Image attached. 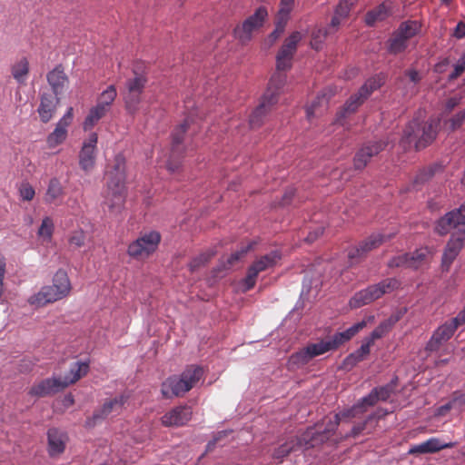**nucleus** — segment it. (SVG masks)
<instances>
[{
	"instance_id": "nucleus-1",
	"label": "nucleus",
	"mask_w": 465,
	"mask_h": 465,
	"mask_svg": "<svg viewBox=\"0 0 465 465\" xmlns=\"http://www.w3.org/2000/svg\"><path fill=\"white\" fill-rule=\"evenodd\" d=\"M436 232L440 235L451 232L442 255V266L447 270L463 247L465 241V205L447 213L438 220Z\"/></svg>"
},
{
	"instance_id": "nucleus-2",
	"label": "nucleus",
	"mask_w": 465,
	"mask_h": 465,
	"mask_svg": "<svg viewBox=\"0 0 465 465\" xmlns=\"http://www.w3.org/2000/svg\"><path fill=\"white\" fill-rule=\"evenodd\" d=\"M373 320L370 316L368 320H362L348 328L347 330L337 332L327 340H321L316 343H310L303 349L291 356V361L297 365H305L313 358L322 355L330 351L338 349L341 345L350 341L360 331L367 326V322Z\"/></svg>"
},
{
	"instance_id": "nucleus-3",
	"label": "nucleus",
	"mask_w": 465,
	"mask_h": 465,
	"mask_svg": "<svg viewBox=\"0 0 465 465\" xmlns=\"http://www.w3.org/2000/svg\"><path fill=\"white\" fill-rule=\"evenodd\" d=\"M115 164L114 167V174L109 173V181L107 182V189L103 202L104 212L110 214H118L121 213L125 203V162L121 155L115 157Z\"/></svg>"
},
{
	"instance_id": "nucleus-4",
	"label": "nucleus",
	"mask_w": 465,
	"mask_h": 465,
	"mask_svg": "<svg viewBox=\"0 0 465 465\" xmlns=\"http://www.w3.org/2000/svg\"><path fill=\"white\" fill-rule=\"evenodd\" d=\"M203 368L195 365L188 366L181 375L167 378L161 386L163 398L182 397L192 390L203 378Z\"/></svg>"
},
{
	"instance_id": "nucleus-5",
	"label": "nucleus",
	"mask_w": 465,
	"mask_h": 465,
	"mask_svg": "<svg viewBox=\"0 0 465 465\" xmlns=\"http://www.w3.org/2000/svg\"><path fill=\"white\" fill-rule=\"evenodd\" d=\"M440 120L430 118L424 122L418 117L411 120L403 131L402 142L414 143L417 150L423 149L436 138Z\"/></svg>"
},
{
	"instance_id": "nucleus-6",
	"label": "nucleus",
	"mask_w": 465,
	"mask_h": 465,
	"mask_svg": "<svg viewBox=\"0 0 465 465\" xmlns=\"http://www.w3.org/2000/svg\"><path fill=\"white\" fill-rule=\"evenodd\" d=\"M286 84V77L282 74H273L270 79L268 87L262 96L259 105L250 115L249 124L251 128H259L263 124V119L276 104L279 95Z\"/></svg>"
},
{
	"instance_id": "nucleus-7",
	"label": "nucleus",
	"mask_w": 465,
	"mask_h": 465,
	"mask_svg": "<svg viewBox=\"0 0 465 465\" xmlns=\"http://www.w3.org/2000/svg\"><path fill=\"white\" fill-rule=\"evenodd\" d=\"M385 83L383 74H376L369 78L357 93L351 95L345 102L341 109L337 113L336 123L343 125V120L351 114H354L358 108L369 98V96Z\"/></svg>"
},
{
	"instance_id": "nucleus-8",
	"label": "nucleus",
	"mask_w": 465,
	"mask_h": 465,
	"mask_svg": "<svg viewBox=\"0 0 465 465\" xmlns=\"http://www.w3.org/2000/svg\"><path fill=\"white\" fill-rule=\"evenodd\" d=\"M400 286V282L395 278H388L377 284L370 285L364 290L356 292L350 300L351 308L357 309L361 306L371 303L382 295L393 292Z\"/></svg>"
},
{
	"instance_id": "nucleus-9",
	"label": "nucleus",
	"mask_w": 465,
	"mask_h": 465,
	"mask_svg": "<svg viewBox=\"0 0 465 465\" xmlns=\"http://www.w3.org/2000/svg\"><path fill=\"white\" fill-rule=\"evenodd\" d=\"M281 258L280 252L275 250L256 259L249 266L246 276L241 281L242 291L246 292L252 290L255 286L259 273L275 266Z\"/></svg>"
},
{
	"instance_id": "nucleus-10",
	"label": "nucleus",
	"mask_w": 465,
	"mask_h": 465,
	"mask_svg": "<svg viewBox=\"0 0 465 465\" xmlns=\"http://www.w3.org/2000/svg\"><path fill=\"white\" fill-rule=\"evenodd\" d=\"M160 242L161 234L158 232H144L129 244L127 253L135 260H144L157 250Z\"/></svg>"
},
{
	"instance_id": "nucleus-11",
	"label": "nucleus",
	"mask_w": 465,
	"mask_h": 465,
	"mask_svg": "<svg viewBox=\"0 0 465 465\" xmlns=\"http://www.w3.org/2000/svg\"><path fill=\"white\" fill-rule=\"evenodd\" d=\"M193 116L194 113L191 112L183 123L176 127L172 134L171 154L166 164L167 169L171 173L177 171L180 167L183 153L182 142L183 140V134L190 128V125L193 124Z\"/></svg>"
},
{
	"instance_id": "nucleus-12",
	"label": "nucleus",
	"mask_w": 465,
	"mask_h": 465,
	"mask_svg": "<svg viewBox=\"0 0 465 465\" xmlns=\"http://www.w3.org/2000/svg\"><path fill=\"white\" fill-rule=\"evenodd\" d=\"M267 16V9L263 6L259 7L253 15L234 28V37L243 45L248 43L252 37V33L262 26Z\"/></svg>"
},
{
	"instance_id": "nucleus-13",
	"label": "nucleus",
	"mask_w": 465,
	"mask_h": 465,
	"mask_svg": "<svg viewBox=\"0 0 465 465\" xmlns=\"http://www.w3.org/2000/svg\"><path fill=\"white\" fill-rule=\"evenodd\" d=\"M302 39V35L298 31L293 32L285 39L276 55V72L274 74H282L286 75L284 72L292 68L293 55L296 53L297 45ZM285 77L287 78V76Z\"/></svg>"
},
{
	"instance_id": "nucleus-14",
	"label": "nucleus",
	"mask_w": 465,
	"mask_h": 465,
	"mask_svg": "<svg viewBox=\"0 0 465 465\" xmlns=\"http://www.w3.org/2000/svg\"><path fill=\"white\" fill-rule=\"evenodd\" d=\"M340 415L334 414L331 417H327L325 421V428H312L303 434L306 447H314L319 443L328 440L335 432L340 424Z\"/></svg>"
},
{
	"instance_id": "nucleus-15",
	"label": "nucleus",
	"mask_w": 465,
	"mask_h": 465,
	"mask_svg": "<svg viewBox=\"0 0 465 465\" xmlns=\"http://www.w3.org/2000/svg\"><path fill=\"white\" fill-rule=\"evenodd\" d=\"M392 235L383 233H372L358 245L351 248L348 252V257L351 262H357L364 258L370 252L380 247L382 243L389 241Z\"/></svg>"
},
{
	"instance_id": "nucleus-16",
	"label": "nucleus",
	"mask_w": 465,
	"mask_h": 465,
	"mask_svg": "<svg viewBox=\"0 0 465 465\" xmlns=\"http://www.w3.org/2000/svg\"><path fill=\"white\" fill-rule=\"evenodd\" d=\"M126 401L127 397L124 394L106 400L101 408L95 410L93 415L87 418L85 420V427H94L97 423L106 419L110 414L119 413Z\"/></svg>"
},
{
	"instance_id": "nucleus-17",
	"label": "nucleus",
	"mask_w": 465,
	"mask_h": 465,
	"mask_svg": "<svg viewBox=\"0 0 465 465\" xmlns=\"http://www.w3.org/2000/svg\"><path fill=\"white\" fill-rule=\"evenodd\" d=\"M98 135L91 133L84 141L79 152V166L86 173H90L95 166Z\"/></svg>"
},
{
	"instance_id": "nucleus-18",
	"label": "nucleus",
	"mask_w": 465,
	"mask_h": 465,
	"mask_svg": "<svg viewBox=\"0 0 465 465\" xmlns=\"http://www.w3.org/2000/svg\"><path fill=\"white\" fill-rule=\"evenodd\" d=\"M386 143L382 141L370 142L363 144L356 153L353 164L356 170L363 169L370 160L384 150Z\"/></svg>"
},
{
	"instance_id": "nucleus-19",
	"label": "nucleus",
	"mask_w": 465,
	"mask_h": 465,
	"mask_svg": "<svg viewBox=\"0 0 465 465\" xmlns=\"http://www.w3.org/2000/svg\"><path fill=\"white\" fill-rule=\"evenodd\" d=\"M74 118L73 107H69L64 116L56 124L54 130L47 136L46 142L50 148L61 144L67 137V127Z\"/></svg>"
},
{
	"instance_id": "nucleus-20",
	"label": "nucleus",
	"mask_w": 465,
	"mask_h": 465,
	"mask_svg": "<svg viewBox=\"0 0 465 465\" xmlns=\"http://www.w3.org/2000/svg\"><path fill=\"white\" fill-rule=\"evenodd\" d=\"M193 411L190 406H177L166 412L161 419L163 425L166 427H181L191 419Z\"/></svg>"
},
{
	"instance_id": "nucleus-21",
	"label": "nucleus",
	"mask_w": 465,
	"mask_h": 465,
	"mask_svg": "<svg viewBox=\"0 0 465 465\" xmlns=\"http://www.w3.org/2000/svg\"><path fill=\"white\" fill-rule=\"evenodd\" d=\"M455 445V442H444L439 438L432 437L420 444L411 446L408 453L410 455L436 453L445 449H451Z\"/></svg>"
},
{
	"instance_id": "nucleus-22",
	"label": "nucleus",
	"mask_w": 465,
	"mask_h": 465,
	"mask_svg": "<svg viewBox=\"0 0 465 465\" xmlns=\"http://www.w3.org/2000/svg\"><path fill=\"white\" fill-rule=\"evenodd\" d=\"M456 329L449 321L439 326L433 332L426 345V350L430 351H438L442 344L447 342L454 334Z\"/></svg>"
},
{
	"instance_id": "nucleus-23",
	"label": "nucleus",
	"mask_w": 465,
	"mask_h": 465,
	"mask_svg": "<svg viewBox=\"0 0 465 465\" xmlns=\"http://www.w3.org/2000/svg\"><path fill=\"white\" fill-rule=\"evenodd\" d=\"M64 387L60 378H48L34 384L29 391V394L38 398L46 397L54 394Z\"/></svg>"
},
{
	"instance_id": "nucleus-24",
	"label": "nucleus",
	"mask_w": 465,
	"mask_h": 465,
	"mask_svg": "<svg viewBox=\"0 0 465 465\" xmlns=\"http://www.w3.org/2000/svg\"><path fill=\"white\" fill-rule=\"evenodd\" d=\"M46 80L55 96L64 94L69 84V79L62 64H57L53 70L47 73Z\"/></svg>"
},
{
	"instance_id": "nucleus-25",
	"label": "nucleus",
	"mask_w": 465,
	"mask_h": 465,
	"mask_svg": "<svg viewBox=\"0 0 465 465\" xmlns=\"http://www.w3.org/2000/svg\"><path fill=\"white\" fill-rule=\"evenodd\" d=\"M59 96H55L52 94H42L40 105L37 109V112L43 123H47L53 118V115L55 113L56 107L59 104Z\"/></svg>"
},
{
	"instance_id": "nucleus-26",
	"label": "nucleus",
	"mask_w": 465,
	"mask_h": 465,
	"mask_svg": "<svg viewBox=\"0 0 465 465\" xmlns=\"http://www.w3.org/2000/svg\"><path fill=\"white\" fill-rule=\"evenodd\" d=\"M63 299L60 296L54 287L50 285L43 287L37 293L32 295L28 299V302L31 305H35L37 307H42L46 305L47 303L54 302L58 300Z\"/></svg>"
},
{
	"instance_id": "nucleus-27",
	"label": "nucleus",
	"mask_w": 465,
	"mask_h": 465,
	"mask_svg": "<svg viewBox=\"0 0 465 465\" xmlns=\"http://www.w3.org/2000/svg\"><path fill=\"white\" fill-rule=\"evenodd\" d=\"M48 452L50 456H56L65 449L66 435L55 428L48 430Z\"/></svg>"
},
{
	"instance_id": "nucleus-28",
	"label": "nucleus",
	"mask_w": 465,
	"mask_h": 465,
	"mask_svg": "<svg viewBox=\"0 0 465 465\" xmlns=\"http://www.w3.org/2000/svg\"><path fill=\"white\" fill-rule=\"evenodd\" d=\"M10 72L17 84H25L30 73V64L27 57L22 56L15 60L11 64Z\"/></svg>"
},
{
	"instance_id": "nucleus-29",
	"label": "nucleus",
	"mask_w": 465,
	"mask_h": 465,
	"mask_svg": "<svg viewBox=\"0 0 465 465\" xmlns=\"http://www.w3.org/2000/svg\"><path fill=\"white\" fill-rule=\"evenodd\" d=\"M401 313L397 312L391 315L388 319L381 322L371 333L368 339L372 344L375 341L385 336L392 327L401 320Z\"/></svg>"
},
{
	"instance_id": "nucleus-30",
	"label": "nucleus",
	"mask_w": 465,
	"mask_h": 465,
	"mask_svg": "<svg viewBox=\"0 0 465 465\" xmlns=\"http://www.w3.org/2000/svg\"><path fill=\"white\" fill-rule=\"evenodd\" d=\"M89 371L88 362L76 361L71 365L69 372L62 380L64 388L75 383L81 378L84 377Z\"/></svg>"
},
{
	"instance_id": "nucleus-31",
	"label": "nucleus",
	"mask_w": 465,
	"mask_h": 465,
	"mask_svg": "<svg viewBox=\"0 0 465 465\" xmlns=\"http://www.w3.org/2000/svg\"><path fill=\"white\" fill-rule=\"evenodd\" d=\"M50 286L54 287L62 298L66 297L71 291V282L67 273L64 270L57 271L54 276L53 284Z\"/></svg>"
},
{
	"instance_id": "nucleus-32",
	"label": "nucleus",
	"mask_w": 465,
	"mask_h": 465,
	"mask_svg": "<svg viewBox=\"0 0 465 465\" xmlns=\"http://www.w3.org/2000/svg\"><path fill=\"white\" fill-rule=\"evenodd\" d=\"M305 445L303 436L302 438L292 437L281 446H279L273 452L272 457L275 460H282L288 456L292 451L296 450V447Z\"/></svg>"
},
{
	"instance_id": "nucleus-33",
	"label": "nucleus",
	"mask_w": 465,
	"mask_h": 465,
	"mask_svg": "<svg viewBox=\"0 0 465 465\" xmlns=\"http://www.w3.org/2000/svg\"><path fill=\"white\" fill-rule=\"evenodd\" d=\"M110 110L107 108L101 106L99 104H95L93 106L85 117L83 128L84 131L91 130L102 118H104Z\"/></svg>"
},
{
	"instance_id": "nucleus-34",
	"label": "nucleus",
	"mask_w": 465,
	"mask_h": 465,
	"mask_svg": "<svg viewBox=\"0 0 465 465\" xmlns=\"http://www.w3.org/2000/svg\"><path fill=\"white\" fill-rule=\"evenodd\" d=\"M142 94L143 93L141 92H134L128 90L123 91L124 107L130 114L134 115L138 112L139 104L142 101Z\"/></svg>"
},
{
	"instance_id": "nucleus-35",
	"label": "nucleus",
	"mask_w": 465,
	"mask_h": 465,
	"mask_svg": "<svg viewBox=\"0 0 465 465\" xmlns=\"http://www.w3.org/2000/svg\"><path fill=\"white\" fill-rule=\"evenodd\" d=\"M430 257V251L427 247L417 249L412 253H409V268L419 269L428 263Z\"/></svg>"
},
{
	"instance_id": "nucleus-36",
	"label": "nucleus",
	"mask_w": 465,
	"mask_h": 465,
	"mask_svg": "<svg viewBox=\"0 0 465 465\" xmlns=\"http://www.w3.org/2000/svg\"><path fill=\"white\" fill-rule=\"evenodd\" d=\"M440 168V166L434 164L430 165L428 167H425L421 169L417 175L415 176L413 183H412V189L413 190H420V187L430 181L435 174L436 171Z\"/></svg>"
},
{
	"instance_id": "nucleus-37",
	"label": "nucleus",
	"mask_w": 465,
	"mask_h": 465,
	"mask_svg": "<svg viewBox=\"0 0 465 465\" xmlns=\"http://www.w3.org/2000/svg\"><path fill=\"white\" fill-rule=\"evenodd\" d=\"M329 98L326 94L318 95L316 99L306 108V114L308 119H312L314 116L321 114L324 110L327 109Z\"/></svg>"
},
{
	"instance_id": "nucleus-38",
	"label": "nucleus",
	"mask_w": 465,
	"mask_h": 465,
	"mask_svg": "<svg viewBox=\"0 0 465 465\" xmlns=\"http://www.w3.org/2000/svg\"><path fill=\"white\" fill-rule=\"evenodd\" d=\"M134 77L126 80L124 90L143 93L144 87L147 84V78L143 74L134 72Z\"/></svg>"
},
{
	"instance_id": "nucleus-39",
	"label": "nucleus",
	"mask_w": 465,
	"mask_h": 465,
	"mask_svg": "<svg viewBox=\"0 0 465 465\" xmlns=\"http://www.w3.org/2000/svg\"><path fill=\"white\" fill-rule=\"evenodd\" d=\"M420 28V25L417 21H407L401 23L396 33L408 42L409 39L419 33Z\"/></svg>"
},
{
	"instance_id": "nucleus-40",
	"label": "nucleus",
	"mask_w": 465,
	"mask_h": 465,
	"mask_svg": "<svg viewBox=\"0 0 465 465\" xmlns=\"http://www.w3.org/2000/svg\"><path fill=\"white\" fill-rule=\"evenodd\" d=\"M388 13L387 6L381 4L366 14L365 22L368 25H373L376 22L384 20Z\"/></svg>"
},
{
	"instance_id": "nucleus-41",
	"label": "nucleus",
	"mask_w": 465,
	"mask_h": 465,
	"mask_svg": "<svg viewBox=\"0 0 465 465\" xmlns=\"http://www.w3.org/2000/svg\"><path fill=\"white\" fill-rule=\"evenodd\" d=\"M117 96L116 88L114 85H109L103 91L97 98L96 104L111 110V107Z\"/></svg>"
},
{
	"instance_id": "nucleus-42",
	"label": "nucleus",
	"mask_w": 465,
	"mask_h": 465,
	"mask_svg": "<svg viewBox=\"0 0 465 465\" xmlns=\"http://www.w3.org/2000/svg\"><path fill=\"white\" fill-rule=\"evenodd\" d=\"M63 193L64 189L60 181L57 178L51 179L46 191L45 201L48 203H53L61 197Z\"/></svg>"
},
{
	"instance_id": "nucleus-43",
	"label": "nucleus",
	"mask_w": 465,
	"mask_h": 465,
	"mask_svg": "<svg viewBox=\"0 0 465 465\" xmlns=\"http://www.w3.org/2000/svg\"><path fill=\"white\" fill-rule=\"evenodd\" d=\"M408 42L396 32L389 40V52L393 54H400L407 48Z\"/></svg>"
},
{
	"instance_id": "nucleus-44",
	"label": "nucleus",
	"mask_w": 465,
	"mask_h": 465,
	"mask_svg": "<svg viewBox=\"0 0 465 465\" xmlns=\"http://www.w3.org/2000/svg\"><path fill=\"white\" fill-rule=\"evenodd\" d=\"M378 401L376 392L372 390L367 396L361 399V401L353 406L352 411L356 413L364 412L367 407L373 406Z\"/></svg>"
},
{
	"instance_id": "nucleus-45",
	"label": "nucleus",
	"mask_w": 465,
	"mask_h": 465,
	"mask_svg": "<svg viewBox=\"0 0 465 465\" xmlns=\"http://www.w3.org/2000/svg\"><path fill=\"white\" fill-rule=\"evenodd\" d=\"M330 34L327 28H317L312 33L311 46L315 50L322 48V43L326 36Z\"/></svg>"
},
{
	"instance_id": "nucleus-46",
	"label": "nucleus",
	"mask_w": 465,
	"mask_h": 465,
	"mask_svg": "<svg viewBox=\"0 0 465 465\" xmlns=\"http://www.w3.org/2000/svg\"><path fill=\"white\" fill-rule=\"evenodd\" d=\"M214 252L207 251L203 253H201L199 256L193 258L189 263L190 271L192 272H195L201 266L206 264L214 256Z\"/></svg>"
},
{
	"instance_id": "nucleus-47",
	"label": "nucleus",
	"mask_w": 465,
	"mask_h": 465,
	"mask_svg": "<svg viewBox=\"0 0 465 465\" xmlns=\"http://www.w3.org/2000/svg\"><path fill=\"white\" fill-rule=\"evenodd\" d=\"M54 232V223L50 217L43 219L42 223L38 229V235L46 240H50Z\"/></svg>"
},
{
	"instance_id": "nucleus-48",
	"label": "nucleus",
	"mask_w": 465,
	"mask_h": 465,
	"mask_svg": "<svg viewBox=\"0 0 465 465\" xmlns=\"http://www.w3.org/2000/svg\"><path fill=\"white\" fill-rule=\"evenodd\" d=\"M252 249V243H248L246 246L242 247L240 250L232 253L227 259V267L234 265L239 262L244 255Z\"/></svg>"
},
{
	"instance_id": "nucleus-49",
	"label": "nucleus",
	"mask_w": 465,
	"mask_h": 465,
	"mask_svg": "<svg viewBox=\"0 0 465 465\" xmlns=\"http://www.w3.org/2000/svg\"><path fill=\"white\" fill-rule=\"evenodd\" d=\"M252 249V243H248L246 246L242 247L240 250L232 253L227 259V267L234 265L239 262L244 255Z\"/></svg>"
},
{
	"instance_id": "nucleus-50",
	"label": "nucleus",
	"mask_w": 465,
	"mask_h": 465,
	"mask_svg": "<svg viewBox=\"0 0 465 465\" xmlns=\"http://www.w3.org/2000/svg\"><path fill=\"white\" fill-rule=\"evenodd\" d=\"M355 4V0H341L335 9V13L342 17H347Z\"/></svg>"
},
{
	"instance_id": "nucleus-51",
	"label": "nucleus",
	"mask_w": 465,
	"mask_h": 465,
	"mask_svg": "<svg viewBox=\"0 0 465 465\" xmlns=\"http://www.w3.org/2000/svg\"><path fill=\"white\" fill-rule=\"evenodd\" d=\"M464 123H465V109L457 113L455 115H453L448 121V124H450V129L451 131L458 130L459 128H460L463 125Z\"/></svg>"
},
{
	"instance_id": "nucleus-52",
	"label": "nucleus",
	"mask_w": 465,
	"mask_h": 465,
	"mask_svg": "<svg viewBox=\"0 0 465 465\" xmlns=\"http://www.w3.org/2000/svg\"><path fill=\"white\" fill-rule=\"evenodd\" d=\"M409 253H403L393 257L390 260L389 267H406L409 268Z\"/></svg>"
},
{
	"instance_id": "nucleus-53",
	"label": "nucleus",
	"mask_w": 465,
	"mask_h": 465,
	"mask_svg": "<svg viewBox=\"0 0 465 465\" xmlns=\"http://www.w3.org/2000/svg\"><path fill=\"white\" fill-rule=\"evenodd\" d=\"M372 345L373 344L368 339H365L361 347L352 353L358 361H361L370 353Z\"/></svg>"
},
{
	"instance_id": "nucleus-54",
	"label": "nucleus",
	"mask_w": 465,
	"mask_h": 465,
	"mask_svg": "<svg viewBox=\"0 0 465 465\" xmlns=\"http://www.w3.org/2000/svg\"><path fill=\"white\" fill-rule=\"evenodd\" d=\"M287 20L288 19H286V18H280L279 16H277V23H276V25H275V29L269 35V38H270V40L272 42L276 41L282 35V34L284 31Z\"/></svg>"
},
{
	"instance_id": "nucleus-55",
	"label": "nucleus",
	"mask_w": 465,
	"mask_h": 465,
	"mask_svg": "<svg viewBox=\"0 0 465 465\" xmlns=\"http://www.w3.org/2000/svg\"><path fill=\"white\" fill-rule=\"evenodd\" d=\"M294 5V0H281L280 10L278 12V16L280 18H289V15L292 10Z\"/></svg>"
},
{
	"instance_id": "nucleus-56",
	"label": "nucleus",
	"mask_w": 465,
	"mask_h": 465,
	"mask_svg": "<svg viewBox=\"0 0 465 465\" xmlns=\"http://www.w3.org/2000/svg\"><path fill=\"white\" fill-rule=\"evenodd\" d=\"M84 242H85V233L82 230L74 231L69 238V243L77 248L84 246Z\"/></svg>"
},
{
	"instance_id": "nucleus-57",
	"label": "nucleus",
	"mask_w": 465,
	"mask_h": 465,
	"mask_svg": "<svg viewBox=\"0 0 465 465\" xmlns=\"http://www.w3.org/2000/svg\"><path fill=\"white\" fill-rule=\"evenodd\" d=\"M376 392L378 401H387L392 392L391 385L381 386L373 389Z\"/></svg>"
},
{
	"instance_id": "nucleus-58",
	"label": "nucleus",
	"mask_w": 465,
	"mask_h": 465,
	"mask_svg": "<svg viewBox=\"0 0 465 465\" xmlns=\"http://www.w3.org/2000/svg\"><path fill=\"white\" fill-rule=\"evenodd\" d=\"M465 71V54L458 60L454 66L453 72L450 74V79H456Z\"/></svg>"
},
{
	"instance_id": "nucleus-59",
	"label": "nucleus",
	"mask_w": 465,
	"mask_h": 465,
	"mask_svg": "<svg viewBox=\"0 0 465 465\" xmlns=\"http://www.w3.org/2000/svg\"><path fill=\"white\" fill-rule=\"evenodd\" d=\"M35 194V190L30 184H28V183L22 184V186L20 188V196L22 197L23 200L31 201V200H33Z\"/></svg>"
},
{
	"instance_id": "nucleus-60",
	"label": "nucleus",
	"mask_w": 465,
	"mask_h": 465,
	"mask_svg": "<svg viewBox=\"0 0 465 465\" xmlns=\"http://www.w3.org/2000/svg\"><path fill=\"white\" fill-rule=\"evenodd\" d=\"M461 97L460 96H452L446 100L443 110L444 113H450L455 107H457L460 103Z\"/></svg>"
},
{
	"instance_id": "nucleus-61",
	"label": "nucleus",
	"mask_w": 465,
	"mask_h": 465,
	"mask_svg": "<svg viewBox=\"0 0 465 465\" xmlns=\"http://www.w3.org/2000/svg\"><path fill=\"white\" fill-rule=\"evenodd\" d=\"M449 322L454 325L457 330L460 326L465 324V308L460 311L455 317L449 320Z\"/></svg>"
},
{
	"instance_id": "nucleus-62",
	"label": "nucleus",
	"mask_w": 465,
	"mask_h": 465,
	"mask_svg": "<svg viewBox=\"0 0 465 465\" xmlns=\"http://www.w3.org/2000/svg\"><path fill=\"white\" fill-rule=\"evenodd\" d=\"M451 403L454 406L462 407L465 405V393L460 391H455L452 395Z\"/></svg>"
},
{
	"instance_id": "nucleus-63",
	"label": "nucleus",
	"mask_w": 465,
	"mask_h": 465,
	"mask_svg": "<svg viewBox=\"0 0 465 465\" xmlns=\"http://www.w3.org/2000/svg\"><path fill=\"white\" fill-rule=\"evenodd\" d=\"M227 435V431H220L218 432L212 440H210L206 446V452L212 451L216 443L222 440L223 437Z\"/></svg>"
},
{
	"instance_id": "nucleus-64",
	"label": "nucleus",
	"mask_w": 465,
	"mask_h": 465,
	"mask_svg": "<svg viewBox=\"0 0 465 465\" xmlns=\"http://www.w3.org/2000/svg\"><path fill=\"white\" fill-rule=\"evenodd\" d=\"M453 35L458 38H463L465 36V23L459 22L454 29Z\"/></svg>"
}]
</instances>
